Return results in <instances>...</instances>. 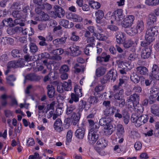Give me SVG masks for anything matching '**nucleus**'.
I'll use <instances>...</instances> for the list:
<instances>
[{"instance_id": "36", "label": "nucleus", "mask_w": 159, "mask_h": 159, "mask_svg": "<svg viewBox=\"0 0 159 159\" xmlns=\"http://www.w3.org/2000/svg\"><path fill=\"white\" fill-rule=\"evenodd\" d=\"M76 109V106L74 104H70L67 105L66 114L69 115L74 112L73 111Z\"/></svg>"}, {"instance_id": "18", "label": "nucleus", "mask_w": 159, "mask_h": 159, "mask_svg": "<svg viewBox=\"0 0 159 159\" xmlns=\"http://www.w3.org/2000/svg\"><path fill=\"white\" fill-rule=\"evenodd\" d=\"M157 19V17L155 14L153 13H151L148 16L147 24L149 26L152 25L156 22Z\"/></svg>"}, {"instance_id": "56", "label": "nucleus", "mask_w": 159, "mask_h": 159, "mask_svg": "<svg viewBox=\"0 0 159 159\" xmlns=\"http://www.w3.org/2000/svg\"><path fill=\"white\" fill-rule=\"evenodd\" d=\"M99 128V125H95L94 126H93V128H92L89 132H91V133H93V134H98V129Z\"/></svg>"}, {"instance_id": "10", "label": "nucleus", "mask_w": 159, "mask_h": 159, "mask_svg": "<svg viewBox=\"0 0 159 159\" xmlns=\"http://www.w3.org/2000/svg\"><path fill=\"white\" fill-rule=\"evenodd\" d=\"M114 13V16H113L117 21H120L123 19L124 15L123 14L122 10L121 9L116 10Z\"/></svg>"}, {"instance_id": "49", "label": "nucleus", "mask_w": 159, "mask_h": 159, "mask_svg": "<svg viewBox=\"0 0 159 159\" xmlns=\"http://www.w3.org/2000/svg\"><path fill=\"white\" fill-rule=\"evenodd\" d=\"M42 7V5H35V12L37 14L40 15L43 13L44 12L42 11L43 9Z\"/></svg>"}, {"instance_id": "23", "label": "nucleus", "mask_w": 159, "mask_h": 159, "mask_svg": "<svg viewBox=\"0 0 159 159\" xmlns=\"http://www.w3.org/2000/svg\"><path fill=\"white\" fill-rule=\"evenodd\" d=\"M137 73L142 75H145L148 74V69L144 66H138L136 68Z\"/></svg>"}, {"instance_id": "22", "label": "nucleus", "mask_w": 159, "mask_h": 159, "mask_svg": "<svg viewBox=\"0 0 159 159\" xmlns=\"http://www.w3.org/2000/svg\"><path fill=\"white\" fill-rule=\"evenodd\" d=\"M55 14L59 18H61L64 16L65 11L63 9L60 7L56 6L55 7Z\"/></svg>"}, {"instance_id": "58", "label": "nucleus", "mask_w": 159, "mask_h": 159, "mask_svg": "<svg viewBox=\"0 0 159 159\" xmlns=\"http://www.w3.org/2000/svg\"><path fill=\"white\" fill-rule=\"evenodd\" d=\"M105 86L103 85L99 84L95 88V91L96 92H99L102 91L104 89Z\"/></svg>"}, {"instance_id": "40", "label": "nucleus", "mask_w": 159, "mask_h": 159, "mask_svg": "<svg viewBox=\"0 0 159 159\" xmlns=\"http://www.w3.org/2000/svg\"><path fill=\"white\" fill-rule=\"evenodd\" d=\"M97 144L101 146V148H104L107 145V141L104 138L99 139L97 143Z\"/></svg>"}, {"instance_id": "54", "label": "nucleus", "mask_w": 159, "mask_h": 159, "mask_svg": "<svg viewBox=\"0 0 159 159\" xmlns=\"http://www.w3.org/2000/svg\"><path fill=\"white\" fill-rule=\"evenodd\" d=\"M117 130L119 133L120 134V136H122V133L125 131L123 126L121 124H118L117 126Z\"/></svg>"}, {"instance_id": "26", "label": "nucleus", "mask_w": 159, "mask_h": 159, "mask_svg": "<svg viewBox=\"0 0 159 159\" xmlns=\"http://www.w3.org/2000/svg\"><path fill=\"white\" fill-rule=\"evenodd\" d=\"M62 87L65 91H70L72 89L71 81L70 80H69L67 82L63 81L62 83Z\"/></svg>"}, {"instance_id": "35", "label": "nucleus", "mask_w": 159, "mask_h": 159, "mask_svg": "<svg viewBox=\"0 0 159 159\" xmlns=\"http://www.w3.org/2000/svg\"><path fill=\"white\" fill-rule=\"evenodd\" d=\"M29 46L30 49V52L34 54L37 52L38 49L36 44L33 43H30L29 44Z\"/></svg>"}, {"instance_id": "34", "label": "nucleus", "mask_w": 159, "mask_h": 159, "mask_svg": "<svg viewBox=\"0 0 159 159\" xmlns=\"http://www.w3.org/2000/svg\"><path fill=\"white\" fill-rule=\"evenodd\" d=\"M126 83V80L124 79H119V82L118 85H115L114 86V92L117 89H122L120 88L123 84H125Z\"/></svg>"}, {"instance_id": "9", "label": "nucleus", "mask_w": 159, "mask_h": 159, "mask_svg": "<svg viewBox=\"0 0 159 159\" xmlns=\"http://www.w3.org/2000/svg\"><path fill=\"white\" fill-rule=\"evenodd\" d=\"M104 116L99 121V124L101 126H104L107 125L112 122L113 120V119L110 117Z\"/></svg>"}, {"instance_id": "63", "label": "nucleus", "mask_w": 159, "mask_h": 159, "mask_svg": "<svg viewBox=\"0 0 159 159\" xmlns=\"http://www.w3.org/2000/svg\"><path fill=\"white\" fill-rule=\"evenodd\" d=\"M108 78L107 75L100 78V82L102 85L106 83L107 81L109 80V79H108Z\"/></svg>"}, {"instance_id": "62", "label": "nucleus", "mask_w": 159, "mask_h": 159, "mask_svg": "<svg viewBox=\"0 0 159 159\" xmlns=\"http://www.w3.org/2000/svg\"><path fill=\"white\" fill-rule=\"evenodd\" d=\"M137 57L136 55L134 53L132 52L129 54L128 59L130 61H133Z\"/></svg>"}, {"instance_id": "7", "label": "nucleus", "mask_w": 159, "mask_h": 159, "mask_svg": "<svg viewBox=\"0 0 159 159\" xmlns=\"http://www.w3.org/2000/svg\"><path fill=\"white\" fill-rule=\"evenodd\" d=\"M25 79L32 81L38 82L41 79V77L35 74H30L26 75Z\"/></svg>"}, {"instance_id": "31", "label": "nucleus", "mask_w": 159, "mask_h": 159, "mask_svg": "<svg viewBox=\"0 0 159 159\" xmlns=\"http://www.w3.org/2000/svg\"><path fill=\"white\" fill-rule=\"evenodd\" d=\"M93 45L92 44H88L84 49V52L87 56H90L92 53V50L93 48Z\"/></svg>"}, {"instance_id": "17", "label": "nucleus", "mask_w": 159, "mask_h": 159, "mask_svg": "<svg viewBox=\"0 0 159 159\" xmlns=\"http://www.w3.org/2000/svg\"><path fill=\"white\" fill-rule=\"evenodd\" d=\"M81 114L78 112L77 113L74 112L72 114L71 118H73V125H75L79 122Z\"/></svg>"}, {"instance_id": "55", "label": "nucleus", "mask_w": 159, "mask_h": 159, "mask_svg": "<svg viewBox=\"0 0 159 159\" xmlns=\"http://www.w3.org/2000/svg\"><path fill=\"white\" fill-rule=\"evenodd\" d=\"M42 6L43 10L46 11L50 10L52 7L51 5L47 2H45L42 4Z\"/></svg>"}, {"instance_id": "27", "label": "nucleus", "mask_w": 159, "mask_h": 159, "mask_svg": "<svg viewBox=\"0 0 159 159\" xmlns=\"http://www.w3.org/2000/svg\"><path fill=\"white\" fill-rule=\"evenodd\" d=\"M96 22L98 23H100L101 20L104 16V13L102 11L98 10L95 13Z\"/></svg>"}, {"instance_id": "61", "label": "nucleus", "mask_w": 159, "mask_h": 159, "mask_svg": "<svg viewBox=\"0 0 159 159\" xmlns=\"http://www.w3.org/2000/svg\"><path fill=\"white\" fill-rule=\"evenodd\" d=\"M72 136V132L70 130H69L66 135V140L68 142H70Z\"/></svg>"}, {"instance_id": "3", "label": "nucleus", "mask_w": 159, "mask_h": 159, "mask_svg": "<svg viewBox=\"0 0 159 159\" xmlns=\"http://www.w3.org/2000/svg\"><path fill=\"white\" fill-rule=\"evenodd\" d=\"M149 103L152 104L156 100L159 101V89L155 87H151L150 91Z\"/></svg>"}, {"instance_id": "29", "label": "nucleus", "mask_w": 159, "mask_h": 159, "mask_svg": "<svg viewBox=\"0 0 159 159\" xmlns=\"http://www.w3.org/2000/svg\"><path fill=\"white\" fill-rule=\"evenodd\" d=\"M116 41L118 44L121 43L122 42V39L124 35L123 33L120 31H117L115 33Z\"/></svg>"}, {"instance_id": "30", "label": "nucleus", "mask_w": 159, "mask_h": 159, "mask_svg": "<svg viewBox=\"0 0 159 159\" xmlns=\"http://www.w3.org/2000/svg\"><path fill=\"white\" fill-rule=\"evenodd\" d=\"M20 66V62L16 61H11L9 62L7 65V68H17Z\"/></svg>"}, {"instance_id": "45", "label": "nucleus", "mask_w": 159, "mask_h": 159, "mask_svg": "<svg viewBox=\"0 0 159 159\" xmlns=\"http://www.w3.org/2000/svg\"><path fill=\"white\" fill-rule=\"evenodd\" d=\"M50 57L49 54L47 52H44L38 55L39 59V60H42L48 58Z\"/></svg>"}, {"instance_id": "33", "label": "nucleus", "mask_w": 159, "mask_h": 159, "mask_svg": "<svg viewBox=\"0 0 159 159\" xmlns=\"http://www.w3.org/2000/svg\"><path fill=\"white\" fill-rule=\"evenodd\" d=\"M138 33H141L144 29V25L142 20L138 21L137 25L135 27Z\"/></svg>"}, {"instance_id": "60", "label": "nucleus", "mask_w": 159, "mask_h": 159, "mask_svg": "<svg viewBox=\"0 0 159 159\" xmlns=\"http://www.w3.org/2000/svg\"><path fill=\"white\" fill-rule=\"evenodd\" d=\"M107 29L113 32L119 30V28L117 26L113 25H108L107 26Z\"/></svg>"}, {"instance_id": "64", "label": "nucleus", "mask_w": 159, "mask_h": 159, "mask_svg": "<svg viewBox=\"0 0 159 159\" xmlns=\"http://www.w3.org/2000/svg\"><path fill=\"white\" fill-rule=\"evenodd\" d=\"M94 36L97 37V39L100 40L104 41L106 39V37L103 36L102 34H97L95 35Z\"/></svg>"}, {"instance_id": "48", "label": "nucleus", "mask_w": 159, "mask_h": 159, "mask_svg": "<svg viewBox=\"0 0 159 159\" xmlns=\"http://www.w3.org/2000/svg\"><path fill=\"white\" fill-rule=\"evenodd\" d=\"M39 15L40 16L41 21H46L48 20L49 18L48 15L44 12Z\"/></svg>"}, {"instance_id": "13", "label": "nucleus", "mask_w": 159, "mask_h": 159, "mask_svg": "<svg viewBox=\"0 0 159 159\" xmlns=\"http://www.w3.org/2000/svg\"><path fill=\"white\" fill-rule=\"evenodd\" d=\"M85 130L83 128H79L75 132V135L78 139H82L85 134Z\"/></svg>"}, {"instance_id": "46", "label": "nucleus", "mask_w": 159, "mask_h": 159, "mask_svg": "<svg viewBox=\"0 0 159 159\" xmlns=\"http://www.w3.org/2000/svg\"><path fill=\"white\" fill-rule=\"evenodd\" d=\"M131 80L134 83H138L140 80L139 77L136 74H133L131 76Z\"/></svg>"}, {"instance_id": "19", "label": "nucleus", "mask_w": 159, "mask_h": 159, "mask_svg": "<svg viewBox=\"0 0 159 159\" xmlns=\"http://www.w3.org/2000/svg\"><path fill=\"white\" fill-rule=\"evenodd\" d=\"M68 18L72 19L73 21L77 22H80L82 20V18L80 16L71 12L68 14Z\"/></svg>"}, {"instance_id": "25", "label": "nucleus", "mask_w": 159, "mask_h": 159, "mask_svg": "<svg viewBox=\"0 0 159 159\" xmlns=\"http://www.w3.org/2000/svg\"><path fill=\"white\" fill-rule=\"evenodd\" d=\"M113 131V128L111 124L106 125L104 127V133L106 135H111Z\"/></svg>"}, {"instance_id": "2", "label": "nucleus", "mask_w": 159, "mask_h": 159, "mask_svg": "<svg viewBox=\"0 0 159 159\" xmlns=\"http://www.w3.org/2000/svg\"><path fill=\"white\" fill-rule=\"evenodd\" d=\"M147 42L145 41H141V46L144 47L142 49L141 53L142 58L146 59L148 58L150 56L152 52V45L151 44H146Z\"/></svg>"}, {"instance_id": "38", "label": "nucleus", "mask_w": 159, "mask_h": 159, "mask_svg": "<svg viewBox=\"0 0 159 159\" xmlns=\"http://www.w3.org/2000/svg\"><path fill=\"white\" fill-rule=\"evenodd\" d=\"M89 6L93 8L96 9H98L100 8L101 5L99 3L97 2L94 1H90L89 2Z\"/></svg>"}, {"instance_id": "52", "label": "nucleus", "mask_w": 159, "mask_h": 159, "mask_svg": "<svg viewBox=\"0 0 159 159\" xmlns=\"http://www.w3.org/2000/svg\"><path fill=\"white\" fill-rule=\"evenodd\" d=\"M139 117L141 120H142L143 124L146 123L148 119V115L146 114H142L139 116Z\"/></svg>"}, {"instance_id": "50", "label": "nucleus", "mask_w": 159, "mask_h": 159, "mask_svg": "<svg viewBox=\"0 0 159 159\" xmlns=\"http://www.w3.org/2000/svg\"><path fill=\"white\" fill-rule=\"evenodd\" d=\"M79 39V36L77 35V34L75 32H73L71 33V36L70 37V39L73 41H77Z\"/></svg>"}, {"instance_id": "39", "label": "nucleus", "mask_w": 159, "mask_h": 159, "mask_svg": "<svg viewBox=\"0 0 159 159\" xmlns=\"http://www.w3.org/2000/svg\"><path fill=\"white\" fill-rule=\"evenodd\" d=\"M126 32L127 34L130 36H133L138 33L136 28L135 27L129 28L126 30Z\"/></svg>"}, {"instance_id": "21", "label": "nucleus", "mask_w": 159, "mask_h": 159, "mask_svg": "<svg viewBox=\"0 0 159 159\" xmlns=\"http://www.w3.org/2000/svg\"><path fill=\"white\" fill-rule=\"evenodd\" d=\"M14 24L12 19L11 18L4 19L2 20L1 22L2 26L6 25L7 26H9L10 27H12L15 26Z\"/></svg>"}, {"instance_id": "51", "label": "nucleus", "mask_w": 159, "mask_h": 159, "mask_svg": "<svg viewBox=\"0 0 159 159\" xmlns=\"http://www.w3.org/2000/svg\"><path fill=\"white\" fill-rule=\"evenodd\" d=\"M22 15L21 12L19 11H14L12 12V15L15 18H20L22 16Z\"/></svg>"}, {"instance_id": "11", "label": "nucleus", "mask_w": 159, "mask_h": 159, "mask_svg": "<svg viewBox=\"0 0 159 159\" xmlns=\"http://www.w3.org/2000/svg\"><path fill=\"white\" fill-rule=\"evenodd\" d=\"M59 24L66 28H70L74 26V24L72 22L70 23L68 20L65 19L60 20Z\"/></svg>"}, {"instance_id": "1", "label": "nucleus", "mask_w": 159, "mask_h": 159, "mask_svg": "<svg viewBox=\"0 0 159 159\" xmlns=\"http://www.w3.org/2000/svg\"><path fill=\"white\" fill-rule=\"evenodd\" d=\"M159 32V26H154L148 27L146 32L145 35V41L147 42V44H151L155 39V36Z\"/></svg>"}, {"instance_id": "14", "label": "nucleus", "mask_w": 159, "mask_h": 159, "mask_svg": "<svg viewBox=\"0 0 159 159\" xmlns=\"http://www.w3.org/2000/svg\"><path fill=\"white\" fill-rule=\"evenodd\" d=\"M62 123L60 119H57L54 122V127L55 129L58 132L61 131L63 129L62 127Z\"/></svg>"}, {"instance_id": "8", "label": "nucleus", "mask_w": 159, "mask_h": 159, "mask_svg": "<svg viewBox=\"0 0 159 159\" xmlns=\"http://www.w3.org/2000/svg\"><path fill=\"white\" fill-rule=\"evenodd\" d=\"M116 109V108L114 106L110 107L104 110L103 114L106 117H109L110 116L113 115Z\"/></svg>"}, {"instance_id": "59", "label": "nucleus", "mask_w": 159, "mask_h": 159, "mask_svg": "<svg viewBox=\"0 0 159 159\" xmlns=\"http://www.w3.org/2000/svg\"><path fill=\"white\" fill-rule=\"evenodd\" d=\"M69 70V68L68 66L66 65H64L61 66L60 69V71L61 73H62L67 72Z\"/></svg>"}, {"instance_id": "16", "label": "nucleus", "mask_w": 159, "mask_h": 159, "mask_svg": "<svg viewBox=\"0 0 159 159\" xmlns=\"http://www.w3.org/2000/svg\"><path fill=\"white\" fill-rule=\"evenodd\" d=\"M47 89L48 97L50 98H52L54 97L55 92L54 87L51 84H49L47 86Z\"/></svg>"}, {"instance_id": "47", "label": "nucleus", "mask_w": 159, "mask_h": 159, "mask_svg": "<svg viewBox=\"0 0 159 159\" xmlns=\"http://www.w3.org/2000/svg\"><path fill=\"white\" fill-rule=\"evenodd\" d=\"M11 55L14 57H20V50L14 49L11 51Z\"/></svg>"}, {"instance_id": "28", "label": "nucleus", "mask_w": 159, "mask_h": 159, "mask_svg": "<svg viewBox=\"0 0 159 159\" xmlns=\"http://www.w3.org/2000/svg\"><path fill=\"white\" fill-rule=\"evenodd\" d=\"M124 90L123 89H117L116 91V93L114 95V97L116 100H120L123 98L122 96L124 93Z\"/></svg>"}, {"instance_id": "43", "label": "nucleus", "mask_w": 159, "mask_h": 159, "mask_svg": "<svg viewBox=\"0 0 159 159\" xmlns=\"http://www.w3.org/2000/svg\"><path fill=\"white\" fill-rule=\"evenodd\" d=\"M103 148H101L97 144L94 147L95 150L98 152V153L101 156H103L105 154V152L102 150Z\"/></svg>"}, {"instance_id": "57", "label": "nucleus", "mask_w": 159, "mask_h": 159, "mask_svg": "<svg viewBox=\"0 0 159 159\" xmlns=\"http://www.w3.org/2000/svg\"><path fill=\"white\" fill-rule=\"evenodd\" d=\"M14 22L15 26L17 25H19L20 26H24L25 25L24 23L20 19V18H16L14 20Z\"/></svg>"}, {"instance_id": "53", "label": "nucleus", "mask_w": 159, "mask_h": 159, "mask_svg": "<svg viewBox=\"0 0 159 159\" xmlns=\"http://www.w3.org/2000/svg\"><path fill=\"white\" fill-rule=\"evenodd\" d=\"M7 82L8 84L11 86L13 85V84L12 82L16 80V78L13 75H11L8 76L7 78Z\"/></svg>"}, {"instance_id": "44", "label": "nucleus", "mask_w": 159, "mask_h": 159, "mask_svg": "<svg viewBox=\"0 0 159 159\" xmlns=\"http://www.w3.org/2000/svg\"><path fill=\"white\" fill-rule=\"evenodd\" d=\"M146 4L148 5H156L159 4V0H146Z\"/></svg>"}, {"instance_id": "41", "label": "nucleus", "mask_w": 159, "mask_h": 159, "mask_svg": "<svg viewBox=\"0 0 159 159\" xmlns=\"http://www.w3.org/2000/svg\"><path fill=\"white\" fill-rule=\"evenodd\" d=\"M86 104V102L83 100H81L80 101L78 108L79 112V111H83V109L85 108Z\"/></svg>"}, {"instance_id": "32", "label": "nucleus", "mask_w": 159, "mask_h": 159, "mask_svg": "<svg viewBox=\"0 0 159 159\" xmlns=\"http://www.w3.org/2000/svg\"><path fill=\"white\" fill-rule=\"evenodd\" d=\"M106 72L105 69L102 66L98 67L96 70V75L98 77H99L103 75Z\"/></svg>"}, {"instance_id": "6", "label": "nucleus", "mask_w": 159, "mask_h": 159, "mask_svg": "<svg viewBox=\"0 0 159 159\" xmlns=\"http://www.w3.org/2000/svg\"><path fill=\"white\" fill-rule=\"evenodd\" d=\"M134 19V16L132 15L126 16L122 21V26L125 28L131 26L133 23Z\"/></svg>"}, {"instance_id": "20", "label": "nucleus", "mask_w": 159, "mask_h": 159, "mask_svg": "<svg viewBox=\"0 0 159 159\" xmlns=\"http://www.w3.org/2000/svg\"><path fill=\"white\" fill-rule=\"evenodd\" d=\"M108 79L109 80L111 79V80L114 81L117 77V73L116 71L113 70H110L107 74Z\"/></svg>"}, {"instance_id": "42", "label": "nucleus", "mask_w": 159, "mask_h": 159, "mask_svg": "<svg viewBox=\"0 0 159 159\" xmlns=\"http://www.w3.org/2000/svg\"><path fill=\"white\" fill-rule=\"evenodd\" d=\"M64 52V50L61 48H58L51 51L50 53L54 55L59 56Z\"/></svg>"}, {"instance_id": "24", "label": "nucleus", "mask_w": 159, "mask_h": 159, "mask_svg": "<svg viewBox=\"0 0 159 159\" xmlns=\"http://www.w3.org/2000/svg\"><path fill=\"white\" fill-rule=\"evenodd\" d=\"M151 112L153 114L157 116H159V105L154 104L151 107Z\"/></svg>"}, {"instance_id": "5", "label": "nucleus", "mask_w": 159, "mask_h": 159, "mask_svg": "<svg viewBox=\"0 0 159 159\" xmlns=\"http://www.w3.org/2000/svg\"><path fill=\"white\" fill-rule=\"evenodd\" d=\"M127 101L128 102H131L133 107H134L135 105L136 106L139 103V96L137 93H134L128 98Z\"/></svg>"}, {"instance_id": "15", "label": "nucleus", "mask_w": 159, "mask_h": 159, "mask_svg": "<svg viewBox=\"0 0 159 159\" xmlns=\"http://www.w3.org/2000/svg\"><path fill=\"white\" fill-rule=\"evenodd\" d=\"M98 137V134H93L91 132H89L88 135V139L90 143L91 144L94 143Z\"/></svg>"}, {"instance_id": "4", "label": "nucleus", "mask_w": 159, "mask_h": 159, "mask_svg": "<svg viewBox=\"0 0 159 159\" xmlns=\"http://www.w3.org/2000/svg\"><path fill=\"white\" fill-rule=\"evenodd\" d=\"M75 93L70 94V98L68 100L69 103L72 104L73 102H77L79 101V98L82 96V90L79 88H74Z\"/></svg>"}, {"instance_id": "12", "label": "nucleus", "mask_w": 159, "mask_h": 159, "mask_svg": "<svg viewBox=\"0 0 159 159\" xmlns=\"http://www.w3.org/2000/svg\"><path fill=\"white\" fill-rule=\"evenodd\" d=\"M70 50L72 56H77L81 53V51L79 49V47L76 45H73L69 48Z\"/></svg>"}, {"instance_id": "37", "label": "nucleus", "mask_w": 159, "mask_h": 159, "mask_svg": "<svg viewBox=\"0 0 159 159\" xmlns=\"http://www.w3.org/2000/svg\"><path fill=\"white\" fill-rule=\"evenodd\" d=\"M149 78L150 80H159V71H151L149 75Z\"/></svg>"}]
</instances>
